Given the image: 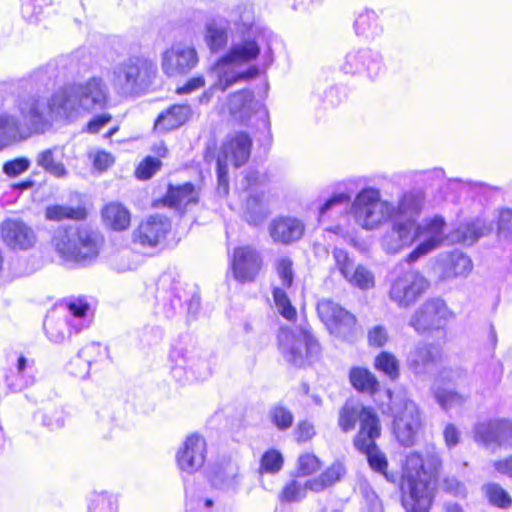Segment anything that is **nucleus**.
Listing matches in <instances>:
<instances>
[{
    "mask_svg": "<svg viewBox=\"0 0 512 512\" xmlns=\"http://www.w3.org/2000/svg\"><path fill=\"white\" fill-rule=\"evenodd\" d=\"M351 201L349 192H335L324 201L318 208V221L321 224L332 222L338 219L339 207Z\"/></svg>",
    "mask_w": 512,
    "mask_h": 512,
    "instance_id": "obj_42",
    "label": "nucleus"
},
{
    "mask_svg": "<svg viewBox=\"0 0 512 512\" xmlns=\"http://www.w3.org/2000/svg\"><path fill=\"white\" fill-rule=\"evenodd\" d=\"M344 278L354 287L361 290L372 289L375 285L373 273L362 265L353 267Z\"/></svg>",
    "mask_w": 512,
    "mask_h": 512,
    "instance_id": "obj_50",
    "label": "nucleus"
},
{
    "mask_svg": "<svg viewBox=\"0 0 512 512\" xmlns=\"http://www.w3.org/2000/svg\"><path fill=\"white\" fill-rule=\"evenodd\" d=\"M442 460L437 448L429 444L424 455L411 452L406 456L402 472V505L406 512H427L432 502V484Z\"/></svg>",
    "mask_w": 512,
    "mask_h": 512,
    "instance_id": "obj_3",
    "label": "nucleus"
},
{
    "mask_svg": "<svg viewBox=\"0 0 512 512\" xmlns=\"http://www.w3.org/2000/svg\"><path fill=\"white\" fill-rule=\"evenodd\" d=\"M208 480L213 488L235 495L242 486L243 474L238 461L230 454H223L209 466Z\"/></svg>",
    "mask_w": 512,
    "mask_h": 512,
    "instance_id": "obj_19",
    "label": "nucleus"
},
{
    "mask_svg": "<svg viewBox=\"0 0 512 512\" xmlns=\"http://www.w3.org/2000/svg\"><path fill=\"white\" fill-rule=\"evenodd\" d=\"M87 512H118V500L106 491L94 492L89 497Z\"/></svg>",
    "mask_w": 512,
    "mask_h": 512,
    "instance_id": "obj_48",
    "label": "nucleus"
},
{
    "mask_svg": "<svg viewBox=\"0 0 512 512\" xmlns=\"http://www.w3.org/2000/svg\"><path fill=\"white\" fill-rule=\"evenodd\" d=\"M491 230V224L482 217H476L461 223L457 228L447 234V240L451 243L472 245L480 237Z\"/></svg>",
    "mask_w": 512,
    "mask_h": 512,
    "instance_id": "obj_35",
    "label": "nucleus"
},
{
    "mask_svg": "<svg viewBox=\"0 0 512 512\" xmlns=\"http://www.w3.org/2000/svg\"><path fill=\"white\" fill-rule=\"evenodd\" d=\"M269 182V176L266 172L250 169L240 182L241 189L248 194L263 193L262 188Z\"/></svg>",
    "mask_w": 512,
    "mask_h": 512,
    "instance_id": "obj_51",
    "label": "nucleus"
},
{
    "mask_svg": "<svg viewBox=\"0 0 512 512\" xmlns=\"http://www.w3.org/2000/svg\"><path fill=\"white\" fill-rule=\"evenodd\" d=\"M273 298L279 313L284 318L290 321L296 318V309L291 305V302L284 289L279 287L274 288Z\"/></svg>",
    "mask_w": 512,
    "mask_h": 512,
    "instance_id": "obj_58",
    "label": "nucleus"
},
{
    "mask_svg": "<svg viewBox=\"0 0 512 512\" xmlns=\"http://www.w3.org/2000/svg\"><path fill=\"white\" fill-rule=\"evenodd\" d=\"M230 113L240 122L246 123L250 120L256 110L261 114L265 127L270 129V121L267 110L254 101L252 91L243 89L233 93L228 102Z\"/></svg>",
    "mask_w": 512,
    "mask_h": 512,
    "instance_id": "obj_27",
    "label": "nucleus"
},
{
    "mask_svg": "<svg viewBox=\"0 0 512 512\" xmlns=\"http://www.w3.org/2000/svg\"><path fill=\"white\" fill-rule=\"evenodd\" d=\"M345 74L364 76L370 81H376L386 72L383 55L371 48H359L349 51L340 65Z\"/></svg>",
    "mask_w": 512,
    "mask_h": 512,
    "instance_id": "obj_15",
    "label": "nucleus"
},
{
    "mask_svg": "<svg viewBox=\"0 0 512 512\" xmlns=\"http://www.w3.org/2000/svg\"><path fill=\"white\" fill-rule=\"evenodd\" d=\"M193 116L192 107L189 104H174L162 111L155 120L154 130L166 133L180 128Z\"/></svg>",
    "mask_w": 512,
    "mask_h": 512,
    "instance_id": "obj_33",
    "label": "nucleus"
},
{
    "mask_svg": "<svg viewBox=\"0 0 512 512\" xmlns=\"http://www.w3.org/2000/svg\"><path fill=\"white\" fill-rule=\"evenodd\" d=\"M108 359V348L99 342H91L84 346L68 365L70 374L80 379L89 375L93 363L104 362Z\"/></svg>",
    "mask_w": 512,
    "mask_h": 512,
    "instance_id": "obj_29",
    "label": "nucleus"
},
{
    "mask_svg": "<svg viewBox=\"0 0 512 512\" xmlns=\"http://www.w3.org/2000/svg\"><path fill=\"white\" fill-rule=\"evenodd\" d=\"M35 372L34 360L20 355L17 359L15 371H11L6 376V383L12 391H21L35 382Z\"/></svg>",
    "mask_w": 512,
    "mask_h": 512,
    "instance_id": "obj_38",
    "label": "nucleus"
},
{
    "mask_svg": "<svg viewBox=\"0 0 512 512\" xmlns=\"http://www.w3.org/2000/svg\"><path fill=\"white\" fill-rule=\"evenodd\" d=\"M406 179H409L414 185V189H425L440 186L445 180V171L440 167H435L428 170H411L404 174Z\"/></svg>",
    "mask_w": 512,
    "mask_h": 512,
    "instance_id": "obj_41",
    "label": "nucleus"
},
{
    "mask_svg": "<svg viewBox=\"0 0 512 512\" xmlns=\"http://www.w3.org/2000/svg\"><path fill=\"white\" fill-rule=\"evenodd\" d=\"M54 84V74L48 69L34 72L29 79L22 80L20 87L29 93L19 96L17 109L22 120L8 112L0 113V139L16 140L29 133H44L53 121L48 115L47 102L40 95Z\"/></svg>",
    "mask_w": 512,
    "mask_h": 512,
    "instance_id": "obj_2",
    "label": "nucleus"
},
{
    "mask_svg": "<svg viewBox=\"0 0 512 512\" xmlns=\"http://www.w3.org/2000/svg\"><path fill=\"white\" fill-rule=\"evenodd\" d=\"M171 374L180 383L204 380L211 374L209 363L195 349L174 346L169 354Z\"/></svg>",
    "mask_w": 512,
    "mask_h": 512,
    "instance_id": "obj_12",
    "label": "nucleus"
},
{
    "mask_svg": "<svg viewBox=\"0 0 512 512\" xmlns=\"http://www.w3.org/2000/svg\"><path fill=\"white\" fill-rule=\"evenodd\" d=\"M426 195L421 189H410L404 192L397 205H395V212L391 219L402 220L403 222H410L411 226L417 223L424 204Z\"/></svg>",
    "mask_w": 512,
    "mask_h": 512,
    "instance_id": "obj_30",
    "label": "nucleus"
},
{
    "mask_svg": "<svg viewBox=\"0 0 512 512\" xmlns=\"http://www.w3.org/2000/svg\"><path fill=\"white\" fill-rule=\"evenodd\" d=\"M156 71L153 61L144 56L132 55L112 66L111 83L120 94L135 95L149 84Z\"/></svg>",
    "mask_w": 512,
    "mask_h": 512,
    "instance_id": "obj_6",
    "label": "nucleus"
},
{
    "mask_svg": "<svg viewBox=\"0 0 512 512\" xmlns=\"http://www.w3.org/2000/svg\"><path fill=\"white\" fill-rule=\"evenodd\" d=\"M441 356L442 350L440 346L420 341L409 352L407 365L414 374L424 375L436 366Z\"/></svg>",
    "mask_w": 512,
    "mask_h": 512,
    "instance_id": "obj_28",
    "label": "nucleus"
},
{
    "mask_svg": "<svg viewBox=\"0 0 512 512\" xmlns=\"http://www.w3.org/2000/svg\"><path fill=\"white\" fill-rule=\"evenodd\" d=\"M262 266L260 253L250 246L234 249L231 258V269L235 280L240 283L252 282Z\"/></svg>",
    "mask_w": 512,
    "mask_h": 512,
    "instance_id": "obj_25",
    "label": "nucleus"
},
{
    "mask_svg": "<svg viewBox=\"0 0 512 512\" xmlns=\"http://www.w3.org/2000/svg\"><path fill=\"white\" fill-rule=\"evenodd\" d=\"M321 467L320 460L313 454L306 453L298 458L297 477L314 474Z\"/></svg>",
    "mask_w": 512,
    "mask_h": 512,
    "instance_id": "obj_62",
    "label": "nucleus"
},
{
    "mask_svg": "<svg viewBox=\"0 0 512 512\" xmlns=\"http://www.w3.org/2000/svg\"><path fill=\"white\" fill-rule=\"evenodd\" d=\"M155 297L156 313L172 319L184 312V297L188 299V291L174 275L164 273L158 280Z\"/></svg>",
    "mask_w": 512,
    "mask_h": 512,
    "instance_id": "obj_14",
    "label": "nucleus"
},
{
    "mask_svg": "<svg viewBox=\"0 0 512 512\" xmlns=\"http://www.w3.org/2000/svg\"><path fill=\"white\" fill-rule=\"evenodd\" d=\"M68 314L59 316L56 311L49 313L44 321V330L48 339L54 343L65 340L68 328L79 332L88 328L93 320V312L83 297L70 298L66 302Z\"/></svg>",
    "mask_w": 512,
    "mask_h": 512,
    "instance_id": "obj_8",
    "label": "nucleus"
},
{
    "mask_svg": "<svg viewBox=\"0 0 512 512\" xmlns=\"http://www.w3.org/2000/svg\"><path fill=\"white\" fill-rule=\"evenodd\" d=\"M275 269L284 288L291 287L294 279L293 262L288 257H280L275 262Z\"/></svg>",
    "mask_w": 512,
    "mask_h": 512,
    "instance_id": "obj_60",
    "label": "nucleus"
},
{
    "mask_svg": "<svg viewBox=\"0 0 512 512\" xmlns=\"http://www.w3.org/2000/svg\"><path fill=\"white\" fill-rule=\"evenodd\" d=\"M429 285V281L419 271L410 269L401 272L391 282L389 299L399 308H409L426 292Z\"/></svg>",
    "mask_w": 512,
    "mask_h": 512,
    "instance_id": "obj_18",
    "label": "nucleus"
},
{
    "mask_svg": "<svg viewBox=\"0 0 512 512\" xmlns=\"http://www.w3.org/2000/svg\"><path fill=\"white\" fill-rule=\"evenodd\" d=\"M375 368L383 372L391 380H396L399 377V362L389 352L383 351L375 358Z\"/></svg>",
    "mask_w": 512,
    "mask_h": 512,
    "instance_id": "obj_55",
    "label": "nucleus"
},
{
    "mask_svg": "<svg viewBox=\"0 0 512 512\" xmlns=\"http://www.w3.org/2000/svg\"><path fill=\"white\" fill-rule=\"evenodd\" d=\"M415 239L414 227L410 222L393 219V225L382 238V247L389 254H395L411 246Z\"/></svg>",
    "mask_w": 512,
    "mask_h": 512,
    "instance_id": "obj_32",
    "label": "nucleus"
},
{
    "mask_svg": "<svg viewBox=\"0 0 512 512\" xmlns=\"http://www.w3.org/2000/svg\"><path fill=\"white\" fill-rule=\"evenodd\" d=\"M283 457L277 450L266 451L261 458V471L275 474L282 469Z\"/></svg>",
    "mask_w": 512,
    "mask_h": 512,
    "instance_id": "obj_61",
    "label": "nucleus"
},
{
    "mask_svg": "<svg viewBox=\"0 0 512 512\" xmlns=\"http://www.w3.org/2000/svg\"><path fill=\"white\" fill-rule=\"evenodd\" d=\"M278 341L283 357L294 366L310 365L320 357V344L307 328L296 332L281 330Z\"/></svg>",
    "mask_w": 512,
    "mask_h": 512,
    "instance_id": "obj_10",
    "label": "nucleus"
},
{
    "mask_svg": "<svg viewBox=\"0 0 512 512\" xmlns=\"http://www.w3.org/2000/svg\"><path fill=\"white\" fill-rule=\"evenodd\" d=\"M63 155V148L54 146L40 151L35 161L37 166L42 168L46 173L55 178L64 179L68 176L69 172L62 162Z\"/></svg>",
    "mask_w": 512,
    "mask_h": 512,
    "instance_id": "obj_39",
    "label": "nucleus"
},
{
    "mask_svg": "<svg viewBox=\"0 0 512 512\" xmlns=\"http://www.w3.org/2000/svg\"><path fill=\"white\" fill-rule=\"evenodd\" d=\"M85 217L83 208H73L68 206L54 205L46 209V218L49 220L76 219L80 220Z\"/></svg>",
    "mask_w": 512,
    "mask_h": 512,
    "instance_id": "obj_56",
    "label": "nucleus"
},
{
    "mask_svg": "<svg viewBox=\"0 0 512 512\" xmlns=\"http://www.w3.org/2000/svg\"><path fill=\"white\" fill-rule=\"evenodd\" d=\"M317 312L331 334L344 339H348L353 334L356 325L355 316L337 303L322 299L317 304Z\"/></svg>",
    "mask_w": 512,
    "mask_h": 512,
    "instance_id": "obj_21",
    "label": "nucleus"
},
{
    "mask_svg": "<svg viewBox=\"0 0 512 512\" xmlns=\"http://www.w3.org/2000/svg\"><path fill=\"white\" fill-rule=\"evenodd\" d=\"M361 437L362 436L354 438L355 448L366 455L368 464L371 469L382 474L389 482H394L395 476L387 472V458L385 454L379 450L375 443L378 437H366L363 440Z\"/></svg>",
    "mask_w": 512,
    "mask_h": 512,
    "instance_id": "obj_34",
    "label": "nucleus"
},
{
    "mask_svg": "<svg viewBox=\"0 0 512 512\" xmlns=\"http://www.w3.org/2000/svg\"><path fill=\"white\" fill-rule=\"evenodd\" d=\"M53 0H23L21 5L22 17L32 24L40 21L43 9L52 4Z\"/></svg>",
    "mask_w": 512,
    "mask_h": 512,
    "instance_id": "obj_53",
    "label": "nucleus"
},
{
    "mask_svg": "<svg viewBox=\"0 0 512 512\" xmlns=\"http://www.w3.org/2000/svg\"><path fill=\"white\" fill-rule=\"evenodd\" d=\"M235 20L241 29V38L233 41L229 49L214 63L211 73L215 81L211 88L200 97L201 103H208L214 90L226 91L233 85L247 82L260 74V68L252 63L261 56V68L268 69L274 62L272 46L276 35L268 28L254 23L251 6L240 5Z\"/></svg>",
    "mask_w": 512,
    "mask_h": 512,
    "instance_id": "obj_1",
    "label": "nucleus"
},
{
    "mask_svg": "<svg viewBox=\"0 0 512 512\" xmlns=\"http://www.w3.org/2000/svg\"><path fill=\"white\" fill-rule=\"evenodd\" d=\"M354 30L358 36L367 39H373L379 36L382 33V27L379 23L377 13L370 9L361 11L355 19Z\"/></svg>",
    "mask_w": 512,
    "mask_h": 512,
    "instance_id": "obj_43",
    "label": "nucleus"
},
{
    "mask_svg": "<svg viewBox=\"0 0 512 512\" xmlns=\"http://www.w3.org/2000/svg\"><path fill=\"white\" fill-rule=\"evenodd\" d=\"M388 396L391 401L389 411L393 417L394 433L401 445L412 446L421 426L419 409L404 391H399L394 396L388 391Z\"/></svg>",
    "mask_w": 512,
    "mask_h": 512,
    "instance_id": "obj_11",
    "label": "nucleus"
},
{
    "mask_svg": "<svg viewBox=\"0 0 512 512\" xmlns=\"http://www.w3.org/2000/svg\"><path fill=\"white\" fill-rule=\"evenodd\" d=\"M438 266L442 280L465 278L472 271L473 264L469 256L459 250L441 255Z\"/></svg>",
    "mask_w": 512,
    "mask_h": 512,
    "instance_id": "obj_31",
    "label": "nucleus"
},
{
    "mask_svg": "<svg viewBox=\"0 0 512 512\" xmlns=\"http://www.w3.org/2000/svg\"><path fill=\"white\" fill-rule=\"evenodd\" d=\"M308 490H310L308 480L302 482L298 479H292L283 487L280 500L288 503L299 502L306 497Z\"/></svg>",
    "mask_w": 512,
    "mask_h": 512,
    "instance_id": "obj_52",
    "label": "nucleus"
},
{
    "mask_svg": "<svg viewBox=\"0 0 512 512\" xmlns=\"http://www.w3.org/2000/svg\"><path fill=\"white\" fill-rule=\"evenodd\" d=\"M65 418L61 407H46L42 415V424L50 430H58L64 426Z\"/></svg>",
    "mask_w": 512,
    "mask_h": 512,
    "instance_id": "obj_59",
    "label": "nucleus"
},
{
    "mask_svg": "<svg viewBox=\"0 0 512 512\" xmlns=\"http://www.w3.org/2000/svg\"><path fill=\"white\" fill-rule=\"evenodd\" d=\"M498 234L500 237L510 239L512 241V210L503 209L500 211L498 218Z\"/></svg>",
    "mask_w": 512,
    "mask_h": 512,
    "instance_id": "obj_64",
    "label": "nucleus"
},
{
    "mask_svg": "<svg viewBox=\"0 0 512 512\" xmlns=\"http://www.w3.org/2000/svg\"><path fill=\"white\" fill-rule=\"evenodd\" d=\"M197 63L198 56L195 48L186 43H175L162 54V70L167 76L187 73Z\"/></svg>",
    "mask_w": 512,
    "mask_h": 512,
    "instance_id": "obj_23",
    "label": "nucleus"
},
{
    "mask_svg": "<svg viewBox=\"0 0 512 512\" xmlns=\"http://www.w3.org/2000/svg\"><path fill=\"white\" fill-rule=\"evenodd\" d=\"M101 216L104 224L114 231H124L130 226L131 214L119 202L106 204L101 211Z\"/></svg>",
    "mask_w": 512,
    "mask_h": 512,
    "instance_id": "obj_40",
    "label": "nucleus"
},
{
    "mask_svg": "<svg viewBox=\"0 0 512 512\" xmlns=\"http://www.w3.org/2000/svg\"><path fill=\"white\" fill-rule=\"evenodd\" d=\"M264 193L248 194L246 200L245 217L249 224L260 225L268 215V210L263 204Z\"/></svg>",
    "mask_w": 512,
    "mask_h": 512,
    "instance_id": "obj_47",
    "label": "nucleus"
},
{
    "mask_svg": "<svg viewBox=\"0 0 512 512\" xmlns=\"http://www.w3.org/2000/svg\"><path fill=\"white\" fill-rule=\"evenodd\" d=\"M230 28V22L225 18H213L206 22L204 41L212 53H218L227 47Z\"/></svg>",
    "mask_w": 512,
    "mask_h": 512,
    "instance_id": "obj_37",
    "label": "nucleus"
},
{
    "mask_svg": "<svg viewBox=\"0 0 512 512\" xmlns=\"http://www.w3.org/2000/svg\"><path fill=\"white\" fill-rule=\"evenodd\" d=\"M100 235L87 226H60L53 234L52 244L61 258L86 263L99 253Z\"/></svg>",
    "mask_w": 512,
    "mask_h": 512,
    "instance_id": "obj_5",
    "label": "nucleus"
},
{
    "mask_svg": "<svg viewBox=\"0 0 512 512\" xmlns=\"http://www.w3.org/2000/svg\"><path fill=\"white\" fill-rule=\"evenodd\" d=\"M474 439L485 447L512 449V420L493 418L475 424Z\"/></svg>",
    "mask_w": 512,
    "mask_h": 512,
    "instance_id": "obj_20",
    "label": "nucleus"
},
{
    "mask_svg": "<svg viewBox=\"0 0 512 512\" xmlns=\"http://www.w3.org/2000/svg\"><path fill=\"white\" fill-rule=\"evenodd\" d=\"M269 418L279 430H287L292 426L294 421L292 412L280 404L270 409Z\"/></svg>",
    "mask_w": 512,
    "mask_h": 512,
    "instance_id": "obj_57",
    "label": "nucleus"
},
{
    "mask_svg": "<svg viewBox=\"0 0 512 512\" xmlns=\"http://www.w3.org/2000/svg\"><path fill=\"white\" fill-rule=\"evenodd\" d=\"M357 421L360 422V430L355 438L362 436L363 440L366 437L380 436L381 427L375 411L353 400H347L339 411L338 425L343 432L347 433L354 430Z\"/></svg>",
    "mask_w": 512,
    "mask_h": 512,
    "instance_id": "obj_13",
    "label": "nucleus"
},
{
    "mask_svg": "<svg viewBox=\"0 0 512 512\" xmlns=\"http://www.w3.org/2000/svg\"><path fill=\"white\" fill-rule=\"evenodd\" d=\"M303 222L295 217H279L274 219L269 231L275 242L290 244L298 241L304 234Z\"/></svg>",
    "mask_w": 512,
    "mask_h": 512,
    "instance_id": "obj_36",
    "label": "nucleus"
},
{
    "mask_svg": "<svg viewBox=\"0 0 512 512\" xmlns=\"http://www.w3.org/2000/svg\"><path fill=\"white\" fill-rule=\"evenodd\" d=\"M446 221L440 215L424 219L414 224L415 239L421 240L419 244L407 255L408 264L415 263L420 258L437 249L445 239Z\"/></svg>",
    "mask_w": 512,
    "mask_h": 512,
    "instance_id": "obj_16",
    "label": "nucleus"
},
{
    "mask_svg": "<svg viewBox=\"0 0 512 512\" xmlns=\"http://www.w3.org/2000/svg\"><path fill=\"white\" fill-rule=\"evenodd\" d=\"M351 385L359 392L375 394L379 388V382L375 375L368 369L362 367H353L349 372Z\"/></svg>",
    "mask_w": 512,
    "mask_h": 512,
    "instance_id": "obj_44",
    "label": "nucleus"
},
{
    "mask_svg": "<svg viewBox=\"0 0 512 512\" xmlns=\"http://www.w3.org/2000/svg\"><path fill=\"white\" fill-rule=\"evenodd\" d=\"M252 139L248 133L236 131L229 133L221 144L217 156V193L227 196L229 193V164L239 168L246 164L251 155Z\"/></svg>",
    "mask_w": 512,
    "mask_h": 512,
    "instance_id": "obj_7",
    "label": "nucleus"
},
{
    "mask_svg": "<svg viewBox=\"0 0 512 512\" xmlns=\"http://www.w3.org/2000/svg\"><path fill=\"white\" fill-rule=\"evenodd\" d=\"M1 238L14 251H27L37 243L35 230L22 220L6 219L2 222Z\"/></svg>",
    "mask_w": 512,
    "mask_h": 512,
    "instance_id": "obj_24",
    "label": "nucleus"
},
{
    "mask_svg": "<svg viewBox=\"0 0 512 512\" xmlns=\"http://www.w3.org/2000/svg\"><path fill=\"white\" fill-rule=\"evenodd\" d=\"M434 396L437 403L444 410L461 407L467 401L466 396L445 388H436L434 390Z\"/></svg>",
    "mask_w": 512,
    "mask_h": 512,
    "instance_id": "obj_54",
    "label": "nucleus"
},
{
    "mask_svg": "<svg viewBox=\"0 0 512 512\" xmlns=\"http://www.w3.org/2000/svg\"><path fill=\"white\" fill-rule=\"evenodd\" d=\"M170 230L171 222L167 217L150 215L133 231L132 241L142 248H155L166 239Z\"/></svg>",
    "mask_w": 512,
    "mask_h": 512,
    "instance_id": "obj_22",
    "label": "nucleus"
},
{
    "mask_svg": "<svg viewBox=\"0 0 512 512\" xmlns=\"http://www.w3.org/2000/svg\"><path fill=\"white\" fill-rule=\"evenodd\" d=\"M482 490L492 506L499 509H509L512 506V497L500 484L487 483Z\"/></svg>",
    "mask_w": 512,
    "mask_h": 512,
    "instance_id": "obj_49",
    "label": "nucleus"
},
{
    "mask_svg": "<svg viewBox=\"0 0 512 512\" xmlns=\"http://www.w3.org/2000/svg\"><path fill=\"white\" fill-rule=\"evenodd\" d=\"M395 205L381 200L379 189L362 188L354 197L350 206V214L356 224L366 230L378 228L384 221L391 219Z\"/></svg>",
    "mask_w": 512,
    "mask_h": 512,
    "instance_id": "obj_9",
    "label": "nucleus"
},
{
    "mask_svg": "<svg viewBox=\"0 0 512 512\" xmlns=\"http://www.w3.org/2000/svg\"><path fill=\"white\" fill-rule=\"evenodd\" d=\"M109 89L103 78L91 77L85 82L67 83L47 100L48 115L54 120H75L82 113L106 108Z\"/></svg>",
    "mask_w": 512,
    "mask_h": 512,
    "instance_id": "obj_4",
    "label": "nucleus"
},
{
    "mask_svg": "<svg viewBox=\"0 0 512 512\" xmlns=\"http://www.w3.org/2000/svg\"><path fill=\"white\" fill-rule=\"evenodd\" d=\"M194 201L195 191L191 183H185L179 186L170 185L164 197L165 204L174 208L185 207Z\"/></svg>",
    "mask_w": 512,
    "mask_h": 512,
    "instance_id": "obj_45",
    "label": "nucleus"
},
{
    "mask_svg": "<svg viewBox=\"0 0 512 512\" xmlns=\"http://www.w3.org/2000/svg\"><path fill=\"white\" fill-rule=\"evenodd\" d=\"M452 313L441 298H430L423 302L410 316L408 325L419 335L445 328Z\"/></svg>",
    "mask_w": 512,
    "mask_h": 512,
    "instance_id": "obj_17",
    "label": "nucleus"
},
{
    "mask_svg": "<svg viewBox=\"0 0 512 512\" xmlns=\"http://www.w3.org/2000/svg\"><path fill=\"white\" fill-rule=\"evenodd\" d=\"M343 474V466L339 462L333 463L318 477L308 480L309 489L313 492H321L339 481Z\"/></svg>",
    "mask_w": 512,
    "mask_h": 512,
    "instance_id": "obj_46",
    "label": "nucleus"
},
{
    "mask_svg": "<svg viewBox=\"0 0 512 512\" xmlns=\"http://www.w3.org/2000/svg\"><path fill=\"white\" fill-rule=\"evenodd\" d=\"M161 167V161L148 156L137 167L135 174L138 179H150Z\"/></svg>",
    "mask_w": 512,
    "mask_h": 512,
    "instance_id": "obj_63",
    "label": "nucleus"
},
{
    "mask_svg": "<svg viewBox=\"0 0 512 512\" xmlns=\"http://www.w3.org/2000/svg\"><path fill=\"white\" fill-rule=\"evenodd\" d=\"M206 460V441L198 435L188 436L176 454V461L182 472L192 474L198 471Z\"/></svg>",
    "mask_w": 512,
    "mask_h": 512,
    "instance_id": "obj_26",
    "label": "nucleus"
}]
</instances>
